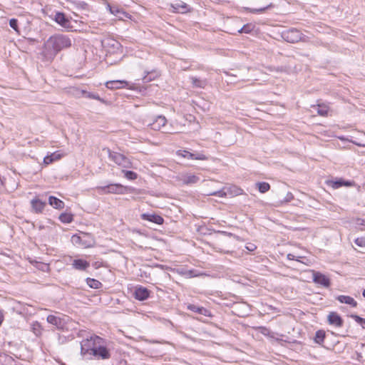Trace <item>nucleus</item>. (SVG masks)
Here are the masks:
<instances>
[{"label": "nucleus", "mask_w": 365, "mask_h": 365, "mask_svg": "<svg viewBox=\"0 0 365 365\" xmlns=\"http://www.w3.org/2000/svg\"><path fill=\"white\" fill-rule=\"evenodd\" d=\"M272 6V4L270 3L269 4L267 5L266 6L259 8V9H250V11L251 13H262L265 11L266 9L271 8Z\"/></svg>", "instance_id": "obj_39"}, {"label": "nucleus", "mask_w": 365, "mask_h": 365, "mask_svg": "<svg viewBox=\"0 0 365 365\" xmlns=\"http://www.w3.org/2000/svg\"><path fill=\"white\" fill-rule=\"evenodd\" d=\"M207 195H214V196H217V197H227L225 187L222 190H220L215 191V192H208L207 194Z\"/></svg>", "instance_id": "obj_36"}, {"label": "nucleus", "mask_w": 365, "mask_h": 365, "mask_svg": "<svg viewBox=\"0 0 365 365\" xmlns=\"http://www.w3.org/2000/svg\"><path fill=\"white\" fill-rule=\"evenodd\" d=\"M88 98L95 99L97 101H99L100 102L103 103H106V101L103 98H101L98 94H95L93 93L88 92L86 93V96Z\"/></svg>", "instance_id": "obj_38"}, {"label": "nucleus", "mask_w": 365, "mask_h": 365, "mask_svg": "<svg viewBox=\"0 0 365 365\" xmlns=\"http://www.w3.org/2000/svg\"><path fill=\"white\" fill-rule=\"evenodd\" d=\"M190 79H191V82H192V85L195 87L204 88L205 86V82L203 81L197 79V78H196L195 77H192Z\"/></svg>", "instance_id": "obj_33"}, {"label": "nucleus", "mask_w": 365, "mask_h": 365, "mask_svg": "<svg viewBox=\"0 0 365 365\" xmlns=\"http://www.w3.org/2000/svg\"><path fill=\"white\" fill-rule=\"evenodd\" d=\"M254 29V26L252 24H246L243 26L240 30H238V33L240 34H250Z\"/></svg>", "instance_id": "obj_35"}, {"label": "nucleus", "mask_w": 365, "mask_h": 365, "mask_svg": "<svg viewBox=\"0 0 365 365\" xmlns=\"http://www.w3.org/2000/svg\"><path fill=\"white\" fill-rule=\"evenodd\" d=\"M324 338H325V332L324 331L318 330L316 332L314 340L317 344H321L322 343H323Z\"/></svg>", "instance_id": "obj_32"}, {"label": "nucleus", "mask_w": 365, "mask_h": 365, "mask_svg": "<svg viewBox=\"0 0 365 365\" xmlns=\"http://www.w3.org/2000/svg\"><path fill=\"white\" fill-rule=\"evenodd\" d=\"M317 113L322 116H327L328 115L329 108L327 106L322 104L318 105L317 108Z\"/></svg>", "instance_id": "obj_29"}, {"label": "nucleus", "mask_w": 365, "mask_h": 365, "mask_svg": "<svg viewBox=\"0 0 365 365\" xmlns=\"http://www.w3.org/2000/svg\"><path fill=\"white\" fill-rule=\"evenodd\" d=\"M351 318L354 319L357 323L361 324L362 328L365 329V319L361 318L358 315H351Z\"/></svg>", "instance_id": "obj_40"}, {"label": "nucleus", "mask_w": 365, "mask_h": 365, "mask_svg": "<svg viewBox=\"0 0 365 365\" xmlns=\"http://www.w3.org/2000/svg\"><path fill=\"white\" fill-rule=\"evenodd\" d=\"M171 7L173 8V11L177 13L185 14L190 11L189 6L182 1L171 4Z\"/></svg>", "instance_id": "obj_13"}, {"label": "nucleus", "mask_w": 365, "mask_h": 365, "mask_svg": "<svg viewBox=\"0 0 365 365\" xmlns=\"http://www.w3.org/2000/svg\"><path fill=\"white\" fill-rule=\"evenodd\" d=\"M287 259H290V260H297V261H299L298 259L296 258L295 255H294L293 254H288L287 255Z\"/></svg>", "instance_id": "obj_47"}, {"label": "nucleus", "mask_w": 365, "mask_h": 365, "mask_svg": "<svg viewBox=\"0 0 365 365\" xmlns=\"http://www.w3.org/2000/svg\"><path fill=\"white\" fill-rule=\"evenodd\" d=\"M225 188L226 191V195L230 196L231 197L244 194V191L242 189L234 185L225 187Z\"/></svg>", "instance_id": "obj_15"}, {"label": "nucleus", "mask_w": 365, "mask_h": 365, "mask_svg": "<svg viewBox=\"0 0 365 365\" xmlns=\"http://www.w3.org/2000/svg\"><path fill=\"white\" fill-rule=\"evenodd\" d=\"M107 8L112 14H113L120 20L123 19L124 17L130 18V15L128 13H126L118 6H111L108 4L107 6Z\"/></svg>", "instance_id": "obj_14"}, {"label": "nucleus", "mask_w": 365, "mask_h": 365, "mask_svg": "<svg viewBox=\"0 0 365 365\" xmlns=\"http://www.w3.org/2000/svg\"><path fill=\"white\" fill-rule=\"evenodd\" d=\"M141 218L144 220H148L157 225H162L164 221L161 216L155 214L143 213L141 215Z\"/></svg>", "instance_id": "obj_17"}, {"label": "nucleus", "mask_w": 365, "mask_h": 365, "mask_svg": "<svg viewBox=\"0 0 365 365\" xmlns=\"http://www.w3.org/2000/svg\"><path fill=\"white\" fill-rule=\"evenodd\" d=\"M312 277L314 283L320 284L324 287H328L330 285L329 279L324 274L319 272L312 271Z\"/></svg>", "instance_id": "obj_7"}, {"label": "nucleus", "mask_w": 365, "mask_h": 365, "mask_svg": "<svg viewBox=\"0 0 365 365\" xmlns=\"http://www.w3.org/2000/svg\"><path fill=\"white\" fill-rule=\"evenodd\" d=\"M123 173H124V175L125 177L128 179V180H135L137 179L138 178V175L137 173L133 172V171H130V170H123Z\"/></svg>", "instance_id": "obj_34"}, {"label": "nucleus", "mask_w": 365, "mask_h": 365, "mask_svg": "<svg viewBox=\"0 0 365 365\" xmlns=\"http://www.w3.org/2000/svg\"><path fill=\"white\" fill-rule=\"evenodd\" d=\"M71 241H72L73 244H74L76 245L83 246L85 247L90 246V245H87L83 242L82 237L80 235H73L71 237Z\"/></svg>", "instance_id": "obj_27"}, {"label": "nucleus", "mask_w": 365, "mask_h": 365, "mask_svg": "<svg viewBox=\"0 0 365 365\" xmlns=\"http://www.w3.org/2000/svg\"><path fill=\"white\" fill-rule=\"evenodd\" d=\"M327 185L331 186L334 189H338L342 186L351 187L354 185V182L349 180H344L341 178L336 180H329L327 182Z\"/></svg>", "instance_id": "obj_10"}, {"label": "nucleus", "mask_w": 365, "mask_h": 365, "mask_svg": "<svg viewBox=\"0 0 365 365\" xmlns=\"http://www.w3.org/2000/svg\"><path fill=\"white\" fill-rule=\"evenodd\" d=\"M246 248L249 250V251H254L256 250L257 247L254 245V244H248L247 246H246Z\"/></svg>", "instance_id": "obj_44"}, {"label": "nucleus", "mask_w": 365, "mask_h": 365, "mask_svg": "<svg viewBox=\"0 0 365 365\" xmlns=\"http://www.w3.org/2000/svg\"><path fill=\"white\" fill-rule=\"evenodd\" d=\"M34 333L38 335L39 333H38L37 331H36V330H37V328H36V327H34Z\"/></svg>", "instance_id": "obj_52"}, {"label": "nucleus", "mask_w": 365, "mask_h": 365, "mask_svg": "<svg viewBox=\"0 0 365 365\" xmlns=\"http://www.w3.org/2000/svg\"><path fill=\"white\" fill-rule=\"evenodd\" d=\"M107 152L108 153L109 158L117 165L125 168L132 167L131 162L125 155L116 152H113L110 149H107Z\"/></svg>", "instance_id": "obj_5"}, {"label": "nucleus", "mask_w": 365, "mask_h": 365, "mask_svg": "<svg viewBox=\"0 0 365 365\" xmlns=\"http://www.w3.org/2000/svg\"><path fill=\"white\" fill-rule=\"evenodd\" d=\"M87 284L91 287L93 289H98L101 287L102 284L98 280H96L95 279L92 278H87L86 279Z\"/></svg>", "instance_id": "obj_28"}, {"label": "nucleus", "mask_w": 365, "mask_h": 365, "mask_svg": "<svg viewBox=\"0 0 365 365\" xmlns=\"http://www.w3.org/2000/svg\"><path fill=\"white\" fill-rule=\"evenodd\" d=\"M94 352L92 356L98 359H108L110 357L108 349L103 344H99Z\"/></svg>", "instance_id": "obj_8"}, {"label": "nucleus", "mask_w": 365, "mask_h": 365, "mask_svg": "<svg viewBox=\"0 0 365 365\" xmlns=\"http://www.w3.org/2000/svg\"><path fill=\"white\" fill-rule=\"evenodd\" d=\"M48 203L55 209L61 210L64 207V202L62 200L53 196L49 197Z\"/></svg>", "instance_id": "obj_26"}, {"label": "nucleus", "mask_w": 365, "mask_h": 365, "mask_svg": "<svg viewBox=\"0 0 365 365\" xmlns=\"http://www.w3.org/2000/svg\"><path fill=\"white\" fill-rule=\"evenodd\" d=\"M294 198V196L292 192H289L287 193L282 202H290Z\"/></svg>", "instance_id": "obj_43"}, {"label": "nucleus", "mask_w": 365, "mask_h": 365, "mask_svg": "<svg viewBox=\"0 0 365 365\" xmlns=\"http://www.w3.org/2000/svg\"><path fill=\"white\" fill-rule=\"evenodd\" d=\"M3 321H4V314H3L2 312H0V326L1 325Z\"/></svg>", "instance_id": "obj_50"}, {"label": "nucleus", "mask_w": 365, "mask_h": 365, "mask_svg": "<svg viewBox=\"0 0 365 365\" xmlns=\"http://www.w3.org/2000/svg\"><path fill=\"white\" fill-rule=\"evenodd\" d=\"M108 89H120L128 86V83L125 81H110L105 83Z\"/></svg>", "instance_id": "obj_20"}, {"label": "nucleus", "mask_w": 365, "mask_h": 365, "mask_svg": "<svg viewBox=\"0 0 365 365\" xmlns=\"http://www.w3.org/2000/svg\"><path fill=\"white\" fill-rule=\"evenodd\" d=\"M135 299L143 301L149 297V291L145 287H138L134 293Z\"/></svg>", "instance_id": "obj_22"}, {"label": "nucleus", "mask_w": 365, "mask_h": 365, "mask_svg": "<svg viewBox=\"0 0 365 365\" xmlns=\"http://www.w3.org/2000/svg\"><path fill=\"white\" fill-rule=\"evenodd\" d=\"M363 296L365 297V289L363 291Z\"/></svg>", "instance_id": "obj_57"}, {"label": "nucleus", "mask_w": 365, "mask_h": 365, "mask_svg": "<svg viewBox=\"0 0 365 365\" xmlns=\"http://www.w3.org/2000/svg\"><path fill=\"white\" fill-rule=\"evenodd\" d=\"M59 220L63 223H70L73 221V215L70 213H62L59 216Z\"/></svg>", "instance_id": "obj_30"}, {"label": "nucleus", "mask_w": 365, "mask_h": 365, "mask_svg": "<svg viewBox=\"0 0 365 365\" xmlns=\"http://www.w3.org/2000/svg\"><path fill=\"white\" fill-rule=\"evenodd\" d=\"M73 95H74L77 98L81 97V93H79V91H75L74 88H73Z\"/></svg>", "instance_id": "obj_48"}, {"label": "nucleus", "mask_w": 365, "mask_h": 365, "mask_svg": "<svg viewBox=\"0 0 365 365\" xmlns=\"http://www.w3.org/2000/svg\"><path fill=\"white\" fill-rule=\"evenodd\" d=\"M32 210L36 213L41 212L46 206V202L39 199H33L31 202Z\"/></svg>", "instance_id": "obj_21"}, {"label": "nucleus", "mask_w": 365, "mask_h": 365, "mask_svg": "<svg viewBox=\"0 0 365 365\" xmlns=\"http://www.w3.org/2000/svg\"><path fill=\"white\" fill-rule=\"evenodd\" d=\"M339 138L341 140H346V139H345L344 137H339Z\"/></svg>", "instance_id": "obj_53"}, {"label": "nucleus", "mask_w": 365, "mask_h": 365, "mask_svg": "<svg viewBox=\"0 0 365 365\" xmlns=\"http://www.w3.org/2000/svg\"><path fill=\"white\" fill-rule=\"evenodd\" d=\"M128 187L121 184H110L106 186L98 187L97 190L100 194H125L128 190Z\"/></svg>", "instance_id": "obj_4"}, {"label": "nucleus", "mask_w": 365, "mask_h": 365, "mask_svg": "<svg viewBox=\"0 0 365 365\" xmlns=\"http://www.w3.org/2000/svg\"><path fill=\"white\" fill-rule=\"evenodd\" d=\"M65 155V154L61 153L60 151H56L50 155H46L43 158V163L45 165H49L54 161L59 160Z\"/></svg>", "instance_id": "obj_18"}, {"label": "nucleus", "mask_w": 365, "mask_h": 365, "mask_svg": "<svg viewBox=\"0 0 365 365\" xmlns=\"http://www.w3.org/2000/svg\"><path fill=\"white\" fill-rule=\"evenodd\" d=\"M166 123L167 119L163 115H158L149 124V126L154 130H160L165 126Z\"/></svg>", "instance_id": "obj_9"}, {"label": "nucleus", "mask_w": 365, "mask_h": 365, "mask_svg": "<svg viewBox=\"0 0 365 365\" xmlns=\"http://www.w3.org/2000/svg\"><path fill=\"white\" fill-rule=\"evenodd\" d=\"M355 243L360 247H365V237H358L355 240Z\"/></svg>", "instance_id": "obj_41"}, {"label": "nucleus", "mask_w": 365, "mask_h": 365, "mask_svg": "<svg viewBox=\"0 0 365 365\" xmlns=\"http://www.w3.org/2000/svg\"><path fill=\"white\" fill-rule=\"evenodd\" d=\"M9 25L16 31H18V21H17V20L16 19H11L9 21Z\"/></svg>", "instance_id": "obj_42"}, {"label": "nucleus", "mask_w": 365, "mask_h": 365, "mask_svg": "<svg viewBox=\"0 0 365 365\" xmlns=\"http://www.w3.org/2000/svg\"><path fill=\"white\" fill-rule=\"evenodd\" d=\"M180 131H170V133H179Z\"/></svg>", "instance_id": "obj_56"}, {"label": "nucleus", "mask_w": 365, "mask_h": 365, "mask_svg": "<svg viewBox=\"0 0 365 365\" xmlns=\"http://www.w3.org/2000/svg\"><path fill=\"white\" fill-rule=\"evenodd\" d=\"M358 220H359V221H361V220H359V219ZM363 222H364V220H361V222H360V224H361V225H364V223H363Z\"/></svg>", "instance_id": "obj_55"}, {"label": "nucleus", "mask_w": 365, "mask_h": 365, "mask_svg": "<svg viewBox=\"0 0 365 365\" xmlns=\"http://www.w3.org/2000/svg\"><path fill=\"white\" fill-rule=\"evenodd\" d=\"M256 185L257 186L259 191L262 193H264L270 189L269 184L265 182H257Z\"/></svg>", "instance_id": "obj_31"}, {"label": "nucleus", "mask_w": 365, "mask_h": 365, "mask_svg": "<svg viewBox=\"0 0 365 365\" xmlns=\"http://www.w3.org/2000/svg\"><path fill=\"white\" fill-rule=\"evenodd\" d=\"M55 21L61 26L69 29L71 27V21L66 17L63 13H56L55 15Z\"/></svg>", "instance_id": "obj_19"}, {"label": "nucleus", "mask_w": 365, "mask_h": 365, "mask_svg": "<svg viewBox=\"0 0 365 365\" xmlns=\"http://www.w3.org/2000/svg\"><path fill=\"white\" fill-rule=\"evenodd\" d=\"M74 91H79V93H81V97L82 96H86V93H88L86 91H85V90H81V89H79V88H74Z\"/></svg>", "instance_id": "obj_45"}, {"label": "nucleus", "mask_w": 365, "mask_h": 365, "mask_svg": "<svg viewBox=\"0 0 365 365\" xmlns=\"http://www.w3.org/2000/svg\"><path fill=\"white\" fill-rule=\"evenodd\" d=\"M152 79L153 78L151 77H148V75L143 77V81L145 82L150 81H152Z\"/></svg>", "instance_id": "obj_49"}, {"label": "nucleus", "mask_w": 365, "mask_h": 365, "mask_svg": "<svg viewBox=\"0 0 365 365\" xmlns=\"http://www.w3.org/2000/svg\"><path fill=\"white\" fill-rule=\"evenodd\" d=\"M177 154L183 158H186L188 159H195V160H207V157L202 153L193 154L187 150H178Z\"/></svg>", "instance_id": "obj_12"}, {"label": "nucleus", "mask_w": 365, "mask_h": 365, "mask_svg": "<svg viewBox=\"0 0 365 365\" xmlns=\"http://www.w3.org/2000/svg\"><path fill=\"white\" fill-rule=\"evenodd\" d=\"M99 344H103V339L96 335H92L81 342V354L83 356H92Z\"/></svg>", "instance_id": "obj_2"}, {"label": "nucleus", "mask_w": 365, "mask_h": 365, "mask_svg": "<svg viewBox=\"0 0 365 365\" xmlns=\"http://www.w3.org/2000/svg\"><path fill=\"white\" fill-rule=\"evenodd\" d=\"M177 180L183 185H192L197 183L200 178L190 173H180L177 176Z\"/></svg>", "instance_id": "obj_6"}, {"label": "nucleus", "mask_w": 365, "mask_h": 365, "mask_svg": "<svg viewBox=\"0 0 365 365\" xmlns=\"http://www.w3.org/2000/svg\"><path fill=\"white\" fill-rule=\"evenodd\" d=\"M34 327H40V325H39L38 323H36V324H34Z\"/></svg>", "instance_id": "obj_54"}, {"label": "nucleus", "mask_w": 365, "mask_h": 365, "mask_svg": "<svg viewBox=\"0 0 365 365\" xmlns=\"http://www.w3.org/2000/svg\"><path fill=\"white\" fill-rule=\"evenodd\" d=\"M187 309L204 316L210 317L211 315L210 311L207 309L202 307H197L195 304H188Z\"/></svg>", "instance_id": "obj_24"}, {"label": "nucleus", "mask_w": 365, "mask_h": 365, "mask_svg": "<svg viewBox=\"0 0 365 365\" xmlns=\"http://www.w3.org/2000/svg\"><path fill=\"white\" fill-rule=\"evenodd\" d=\"M349 141L352 143L353 144L357 145V146L365 148V144H364V143H358V142L354 141V140H349Z\"/></svg>", "instance_id": "obj_46"}, {"label": "nucleus", "mask_w": 365, "mask_h": 365, "mask_svg": "<svg viewBox=\"0 0 365 365\" xmlns=\"http://www.w3.org/2000/svg\"><path fill=\"white\" fill-rule=\"evenodd\" d=\"M187 120H188L190 122H191L192 120H195V117L192 116V115H189L188 118H187Z\"/></svg>", "instance_id": "obj_51"}, {"label": "nucleus", "mask_w": 365, "mask_h": 365, "mask_svg": "<svg viewBox=\"0 0 365 365\" xmlns=\"http://www.w3.org/2000/svg\"><path fill=\"white\" fill-rule=\"evenodd\" d=\"M282 38L292 43H295L299 41L306 42L308 38L304 36L299 30L296 29H290L282 32Z\"/></svg>", "instance_id": "obj_3"}, {"label": "nucleus", "mask_w": 365, "mask_h": 365, "mask_svg": "<svg viewBox=\"0 0 365 365\" xmlns=\"http://www.w3.org/2000/svg\"><path fill=\"white\" fill-rule=\"evenodd\" d=\"M47 322L59 329H63L66 324V320L64 318H61L55 315H48L47 317Z\"/></svg>", "instance_id": "obj_11"}, {"label": "nucleus", "mask_w": 365, "mask_h": 365, "mask_svg": "<svg viewBox=\"0 0 365 365\" xmlns=\"http://www.w3.org/2000/svg\"><path fill=\"white\" fill-rule=\"evenodd\" d=\"M205 274L203 273H201L200 272H197L196 270H188V271H186L185 272V275L188 277H200V276H202L204 275Z\"/></svg>", "instance_id": "obj_37"}, {"label": "nucleus", "mask_w": 365, "mask_h": 365, "mask_svg": "<svg viewBox=\"0 0 365 365\" xmlns=\"http://www.w3.org/2000/svg\"><path fill=\"white\" fill-rule=\"evenodd\" d=\"M330 324L336 327H341L343 325V320L341 317L336 312H331L327 317Z\"/></svg>", "instance_id": "obj_16"}, {"label": "nucleus", "mask_w": 365, "mask_h": 365, "mask_svg": "<svg viewBox=\"0 0 365 365\" xmlns=\"http://www.w3.org/2000/svg\"><path fill=\"white\" fill-rule=\"evenodd\" d=\"M72 265L74 269L78 270H86L90 267V263L84 259H74Z\"/></svg>", "instance_id": "obj_23"}, {"label": "nucleus", "mask_w": 365, "mask_h": 365, "mask_svg": "<svg viewBox=\"0 0 365 365\" xmlns=\"http://www.w3.org/2000/svg\"><path fill=\"white\" fill-rule=\"evenodd\" d=\"M336 299L339 302L349 304L352 307H356L357 306L356 301L351 297L339 295L336 297Z\"/></svg>", "instance_id": "obj_25"}, {"label": "nucleus", "mask_w": 365, "mask_h": 365, "mask_svg": "<svg viewBox=\"0 0 365 365\" xmlns=\"http://www.w3.org/2000/svg\"><path fill=\"white\" fill-rule=\"evenodd\" d=\"M71 38L66 35L56 34L48 38L44 43L43 55L48 59H53L63 49L70 48Z\"/></svg>", "instance_id": "obj_1"}]
</instances>
